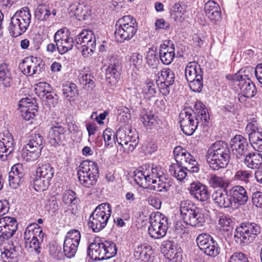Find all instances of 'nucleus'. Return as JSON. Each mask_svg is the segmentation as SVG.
<instances>
[{"label":"nucleus","mask_w":262,"mask_h":262,"mask_svg":"<svg viewBox=\"0 0 262 262\" xmlns=\"http://www.w3.org/2000/svg\"><path fill=\"white\" fill-rule=\"evenodd\" d=\"M37 226V224H34V225H30L29 226L27 227L26 229V230L24 232V239L26 240V241H30L31 236L34 235L33 232H34V230L33 229H36V232H39V235L41 234H42V230L40 229V227H38L36 228L35 227L34 228H33L34 226Z\"/></svg>","instance_id":"56"},{"label":"nucleus","mask_w":262,"mask_h":262,"mask_svg":"<svg viewBox=\"0 0 262 262\" xmlns=\"http://www.w3.org/2000/svg\"><path fill=\"white\" fill-rule=\"evenodd\" d=\"M219 7L218 4L215 3L213 1H209L205 5L204 10L206 12V15L210 14L211 12H213L214 10H216L217 8Z\"/></svg>","instance_id":"64"},{"label":"nucleus","mask_w":262,"mask_h":262,"mask_svg":"<svg viewBox=\"0 0 262 262\" xmlns=\"http://www.w3.org/2000/svg\"><path fill=\"white\" fill-rule=\"evenodd\" d=\"M111 213V206L108 203H102L95 208L89 222V226L94 232H98L105 227Z\"/></svg>","instance_id":"7"},{"label":"nucleus","mask_w":262,"mask_h":262,"mask_svg":"<svg viewBox=\"0 0 262 262\" xmlns=\"http://www.w3.org/2000/svg\"><path fill=\"white\" fill-rule=\"evenodd\" d=\"M112 136L114 137V135L112 129L106 128L104 130L103 137L106 145L108 146L113 143L114 139L112 138Z\"/></svg>","instance_id":"61"},{"label":"nucleus","mask_w":262,"mask_h":262,"mask_svg":"<svg viewBox=\"0 0 262 262\" xmlns=\"http://www.w3.org/2000/svg\"><path fill=\"white\" fill-rule=\"evenodd\" d=\"M138 30L136 20L130 15L120 18L115 25V36L117 41L123 42L131 39Z\"/></svg>","instance_id":"5"},{"label":"nucleus","mask_w":262,"mask_h":262,"mask_svg":"<svg viewBox=\"0 0 262 262\" xmlns=\"http://www.w3.org/2000/svg\"><path fill=\"white\" fill-rule=\"evenodd\" d=\"M231 152L228 144L218 141L208 149L206 158L210 167L213 170L225 168L230 161Z\"/></svg>","instance_id":"2"},{"label":"nucleus","mask_w":262,"mask_h":262,"mask_svg":"<svg viewBox=\"0 0 262 262\" xmlns=\"http://www.w3.org/2000/svg\"><path fill=\"white\" fill-rule=\"evenodd\" d=\"M159 54L153 49H149L147 52L146 60L147 64L152 69H157L160 64Z\"/></svg>","instance_id":"41"},{"label":"nucleus","mask_w":262,"mask_h":262,"mask_svg":"<svg viewBox=\"0 0 262 262\" xmlns=\"http://www.w3.org/2000/svg\"><path fill=\"white\" fill-rule=\"evenodd\" d=\"M244 163L251 169L258 168L262 164V155L250 151L244 158Z\"/></svg>","instance_id":"29"},{"label":"nucleus","mask_w":262,"mask_h":262,"mask_svg":"<svg viewBox=\"0 0 262 262\" xmlns=\"http://www.w3.org/2000/svg\"><path fill=\"white\" fill-rule=\"evenodd\" d=\"M142 170H137L134 172V180L140 187H146L150 184L149 171L142 167Z\"/></svg>","instance_id":"32"},{"label":"nucleus","mask_w":262,"mask_h":262,"mask_svg":"<svg viewBox=\"0 0 262 262\" xmlns=\"http://www.w3.org/2000/svg\"><path fill=\"white\" fill-rule=\"evenodd\" d=\"M88 254L95 260L108 259L117 254L116 245L114 243L108 241L103 243L95 241L89 246Z\"/></svg>","instance_id":"8"},{"label":"nucleus","mask_w":262,"mask_h":262,"mask_svg":"<svg viewBox=\"0 0 262 262\" xmlns=\"http://www.w3.org/2000/svg\"><path fill=\"white\" fill-rule=\"evenodd\" d=\"M43 138L39 134H32L29 142L22 150V157L27 161H33L38 158L43 148Z\"/></svg>","instance_id":"11"},{"label":"nucleus","mask_w":262,"mask_h":262,"mask_svg":"<svg viewBox=\"0 0 262 262\" xmlns=\"http://www.w3.org/2000/svg\"><path fill=\"white\" fill-rule=\"evenodd\" d=\"M35 17L39 21H46L50 18V7L45 5H39L35 12Z\"/></svg>","instance_id":"40"},{"label":"nucleus","mask_w":262,"mask_h":262,"mask_svg":"<svg viewBox=\"0 0 262 262\" xmlns=\"http://www.w3.org/2000/svg\"><path fill=\"white\" fill-rule=\"evenodd\" d=\"M52 125L48 136L49 143L51 145L55 147L61 144H64L66 128L57 122L53 123Z\"/></svg>","instance_id":"22"},{"label":"nucleus","mask_w":262,"mask_h":262,"mask_svg":"<svg viewBox=\"0 0 262 262\" xmlns=\"http://www.w3.org/2000/svg\"><path fill=\"white\" fill-rule=\"evenodd\" d=\"M44 64L42 62L33 56L25 58L19 64V69L24 75L32 76L40 74Z\"/></svg>","instance_id":"18"},{"label":"nucleus","mask_w":262,"mask_h":262,"mask_svg":"<svg viewBox=\"0 0 262 262\" xmlns=\"http://www.w3.org/2000/svg\"><path fill=\"white\" fill-rule=\"evenodd\" d=\"M16 220L10 216L0 218V239L1 241L11 238L17 229Z\"/></svg>","instance_id":"20"},{"label":"nucleus","mask_w":262,"mask_h":262,"mask_svg":"<svg viewBox=\"0 0 262 262\" xmlns=\"http://www.w3.org/2000/svg\"><path fill=\"white\" fill-rule=\"evenodd\" d=\"M81 238V235L79 230L77 229H71L67 234L64 240L70 241L72 243L79 244Z\"/></svg>","instance_id":"53"},{"label":"nucleus","mask_w":262,"mask_h":262,"mask_svg":"<svg viewBox=\"0 0 262 262\" xmlns=\"http://www.w3.org/2000/svg\"><path fill=\"white\" fill-rule=\"evenodd\" d=\"M149 171L150 182L152 184L150 189L158 192H167L171 186V182L164 174L161 167L152 165L145 167Z\"/></svg>","instance_id":"9"},{"label":"nucleus","mask_w":262,"mask_h":262,"mask_svg":"<svg viewBox=\"0 0 262 262\" xmlns=\"http://www.w3.org/2000/svg\"><path fill=\"white\" fill-rule=\"evenodd\" d=\"M78 173L87 174L95 177H99V168L97 164L92 161L84 160L79 167Z\"/></svg>","instance_id":"28"},{"label":"nucleus","mask_w":262,"mask_h":262,"mask_svg":"<svg viewBox=\"0 0 262 262\" xmlns=\"http://www.w3.org/2000/svg\"><path fill=\"white\" fill-rule=\"evenodd\" d=\"M179 206L180 215L184 223L193 227H200L204 225V214L191 201L183 200Z\"/></svg>","instance_id":"3"},{"label":"nucleus","mask_w":262,"mask_h":262,"mask_svg":"<svg viewBox=\"0 0 262 262\" xmlns=\"http://www.w3.org/2000/svg\"><path fill=\"white\" fill-rule=\"evenodd\" d=\"M203 75L201 66L195 62H189L185 68V77L187 81L194 80L198 76Z\"/></svg>","instance_id":"33"},{"label":"nucleus","mask_w":262,"mask_h":262,"mask_svg":"<svg viewBox=\"0 0 262 262\" xmlns=\"http://www.w3.org/2000/svg\"><path fill=\"white\" fill-rule=\"evenodd\" d=\"M218 224L221 230L228 231L232 228L233 221L230 217L225 215H222L219 217Z\"/></svg>","instance_id":"46"},{"label":"nucleus","mask_w":262,"mask_h":262,"mask_svg":"<svg viewBox=\"0 0 262 262\" xmlns=\"http://www.w3.org/2000/svg\"><path fill=\"white\" fill-rule=\"evenodd\" d=\"M232 152L237 159H242L249 154L251 148L247 139L242 135H236L230 141Z\"/></svg>","instance_id":"19"},{"label":"nucleus","mask_w":262,"mask_h":262,"mask_svg":"<svg viewBox=\"0 0 262 262\" xmlns=\"http://www.w3.org/2000/svg\"><path fill=\"white\" fill-rule=\"evenodd\" d=\"M160 59L161 62L166 65L170 64L175 57V48L173 44L166 46L164 44L160 46L159 52Z\"/></svg>","instance_id":"27"},{"label":"nucleus","mask_w":262,"mask_h":262,"mask_svg":"<svg viewBox=\"0 0 262 262\" xmlns=\"http://www.w3.org/2000/svg\"><path fill=\"white\" fill-rule=\"evenodd\" d=\"M79 245L69 241H64L63 253L64 255L69 258L75 256Z\"/></svg>","instance_id":"42"},{"label":"nucleus","mask_w":262,"mask_h":262,"mask_svg":"<svg viewBox=\"0 0 262 262\" xmlns=\"http://www.w3.org/2000/svg\"><path fill=\"white\" fill-rule=\"evenodd\" d=\"M25 246L27 248L33 249L37 253H39L40 252L38 239L35 235H33L31 240L29 242H25Z\"/></svg>","instance_id":"58"},{"label":"nucleus","mask_w":262,"mask_h":262,"mask_svg":"<svg viewBox=\"0 0 262 262\" xmlns=\"http://www.w3.org/2000/svg\"><path fill=\"white\" fill-rule=\"evenodd\" d=\"M152 253L151 247L147 244L138 246L135 249L134 257L135 262H148Z\"/></svg>","instance_id":"26"},{"label":"nucleus","mask_w":262,"mask_h":262,"mask_svg":"<svg viewBox=\"0 0 262 262\" xmlns=\"http://www.w3.org/2000/svg\"><path fill=\"white\" fill-rule=\"evenodd\" d=\"M129 134H132L131 128L128 127H123L119 128L116 135L117 141L119 144L121 146L123 145H127L128 144V140L130 139L128 137Z\"/></svg>","instance_id":"39"},{"label":"nucleus","mask_w":262,"mask_h":262,"mask_svg":"<svg viewBox=\"0 0 262 262\" xmlns=\"http://www.w3.org/2000/svg\"><path fill=\"white\" fill-rule=\"evenodd\" d=\"M229 190L236 207L239 205H243L247 202L249 196L244 187L236 185L232 187Z\"/></svg>","instance_id":"25"},{"label":"nucleus","mask_w":262,"mask_h":262,"mask_svg":"<svg viewBox=\"0 0 262 262\" xmlns=\"http://www.w3.org/2000/svg\"><path fill=\"white\" fill-rule=\"evenodd\" d=\"M24 177L17 176L13 173H9V182L10 186L13 189H16L23 182Z\"/></svg>","instance_id":"55"},{"label":"nucleus","mask_w":262,"mask_h":262,"mask_svg":"<svg viewBox=\"0 0 262 262\" xmlns=\"http://www.w3.org/2000/svg\"><path fill=\"white\" fill-rule=\"evenodd\" d=\"M171 16L176 22L180 21L182 15L184 14V9L179 4H175L172 7Z\"/></svg>","instance_id":"52"},{"label":"nucleus","mask_w":262,"mask_h":262,"mask_svg":"<svg viewBox=\"0 0 262 262\" xmlns=\"http://www.w3.org/2000/svg\"><path fill=\"white\" fill-rule=\"evenodd\" d=\"M228 262H249L246 255L241 252L232 254Z\"/></svg>","instance_id":"59"},{"label":"nucleus","mask_w":262,"mask_h":262,"mask_svg":"<svg viewBox=\"0 0 262 262\" xmlns=\"http://www.w3.org/2000/svg\"><path fill=\"white\" fill-rule=\"evenodd\" d=\"M36 94L42 98L45 97L46 93L52 91L50 85L46 82H40L36 84L35 88Z\"/></svg>","instance_id":"48"},{"label":"nucleus","mask_w":262,"mask_h":262,"mask_svg":"<svg viewBox=\"0 0 262 262\" xmlns=\"http://www.w3.org/2000/svg\"><path fill=\"white\" fill-rule=\"evenodd\" d=\"M149 222L148 232L151 238L160 239L166 235L168 229V220L165 215L159 212L152 213L150 216Z\"/></svg>","instance_id":"10"},{"label":"nucleus","mask_w":262,"mask_h":262,"mask_svg":"<svg viewBox=\"0 0 262 262\" xmlns=\"http://www.w3.org/2000/svg\"><path fill=\"white\" fill-rule=\"evenodd\" d=\"M173 152L176 163L170 165L169 171L178 180L184 179L187 175V171L191 173L199 172L198 162L185 149L178 146L174 148Z\"/></svg>","instance_id":"1"},{"label":"nucleus","mask_w":262,"mask_h":262,"mask_svg":"<svg viewBox=\"0 0 262 262\" xmlns=\"http://www.w3.org/2000/svg\"><path fill=\"white\" fill-rule=\"evenodd\" d=\"M157 75L158 80L157 81L161 83L162 85H171L174 81V74L169 68L162 69Z\"/></svg>","instance_id":"30"},{"label":"nucleus","mask_w":262,"mask_h":262,"mask_svg":"<svg viewBox=\"0 0 262 262\" xmlns=\"http://www.w3.org/2000/svg\"><path fill=\"white\" fill-rule=\"evenodd\" d=\"M79 80L81 84L88 87V90H93L95 87V82L91 79V75L90 74H85L81 75L79 77Z\"/></svg>","instance_id":"51"},{"label":"nucleus","mask_w":262,"mask_h":262,"mask_svg":"<svg viewBox=\"0 0 262 262\" xmlns=\"http://www.w3.org/2000/svg\"><path fill=\"white\" fill-rule=\"evenodd\" d=\"M18 105L21 110L26 108L30 110H37L38 107L36 101L33 99L28 97L21 99Z\"/></svg>","instance_id":"45"},{"label":"nucleus","mask_w":262,"mask_h":262,"mask_svg":"<svg viewBox=\"0 0 262 262\" xmlns=\"http://www.w3.org/2000/svg\"><path fill=\"white\" fill-rule=\"evenodd\" d=\"M196 242L200 250L207 255L214 257L220 253V247L217 243L208 234H199Z\"/></svg>","instance_id":"14"},{"label":"nucleus","mask_w":262,"mask_h":262,"mask_svg":"<svg viewBox=\"0 0 262 262\" xmlns=\"http://www.w3.org/2000/svg\"><path fill=\"white\" fill-rule=\"evenodd\" d=\"M0 82L5 87H10L12 83L11 69L7 63L0 66Z\"/></svg>","instance_id":"31"},{"label":"nucleus","mask_w":262,"mask_h":262,"mask_svg":"<svg viewBox=\"0 0 262 262\" xmlns=\"http://www.w3.org/2000/svg\"><path fill=\"white\" fill-rule=\"evenodd\" d=\"M194 108L196 112L193 114H196L197 117L200 118L202 122L201 125L207 126L209 124V116L208 111L206 108L205 105L200 101H197L194 105Z\"/></svg>","instance_id":"34"},{"label":"nucleus","mask_w":262,"mask_h":262,"mask_svg":"<svg viewBox=\"0 0 262 262\" xmlns=\"http://www.w3.org/2000/svg\"><path fill=\"white\" fill-rule=\"evenodd\" d=\"M31 15L27 7L17 11L11 18L9 30L14 37L19 36L26 32L31 23Z\"/></svg>","instance_id":"6"},{"label":"nucleus","mask_w":262,"mask_h":262,"mask_svg":"<svg viewBox=\"0 0 262 262\" xmlns=\"http://www.w3.org/2000/svg\"><path fill=\"white\" fill-rule=\"evenodd\" d=\"M62 201L66 204H76L78 202L76 193L71 190L64 191L62 195Z\"/></svg>","instance_id":"49"},{"label":"nucleus","mask_w":262,"mask_h":262,"mask_svg":"<svg viewBox=\"0 0 262 262\" xmlns=\"http://www.w3.org/2000/svg\"><path fill=\"white\" fill-rule=\"evenodd\" d=\"M189 83L190 89L193 92H200L203 88V75L198 76V77L194 78V80L187 81Z\"/></svg>","instance_id":"47"},{"label":"nucleus","mask_w":262,"mask_h":262,"mask_svg":"<svg viewBox=\"0 0 262 262\" xmlns=\"http://www.w3.org/2000/svg\"><path fill=\"white\" fill-rule=\"evenodd\" d=\"M246 130L249 136L250 133H253L254 132H260L259 129L258 128V124L257 122V121L253 118L252 121L249 123L246 127Z\"/></svg>","instance_id":"63"},{"label":"nucleus","mask_w":262,"mask_h":262,"mask_svg":"<svg viewBox=\"0 0 262 262\" xmlns=\"http://www.w3.org/2000/svg\"><path fill=\"white\" fill-rule=\"evenodd\" d=\"M141 121L145 126L151 127L156 122L155 115L150 112H147L140 118Z\"/></svg>","instance_id":"50"},{"label":"nucleus","mask_w":262,"mask_h":262,"mask_svg":"<svg viewBox=\"0 0 262 262\" xmlns=\"http://www.w3.org/2000/svg\"><path fill=\"white\" fill-rule=\"evenodd\" d=\"M176 245L174 242L171 241H164L161 245V251L168 259L173 258L176 254Z\"/></svg>","instance_id":"37"},{"label":"nucleus","mask_w":262,"mask_h":262,"mask_svg":"<svg viewBox=\"0 0 262 262\" xmlns=\"http://www.w3.org/2000/svg\"><path fill=\"white\" fill-rule=\"evenodd\" d=\"M252 201L257 207L262 208V192L256 191L252 193Z\"/></svg>","instance_id":"62"},{"label":"nucleus","mask_w":262,"mask_h":262,"mask_svg":"<svg viewBox=\"0 0 262 262\" xmlns=\"http://www.w3.org/2000/svg\"><path fill=\"white\" fill-rule=\"evenodd\" d=\"M251 177L252 173L251 172L247 170H239L235 173L234 179L248 183Z\"/></svg>","instance_id":"54"},{"label":"nucleus","mask_w":262,"mask_h":262,"mask_svg":"<svg viewBox=\"0 0 262 262\" xmlns=\"http://www.w3.org/2000/svg\"><path fill=\"white\" fill-rule=\"evenodd\" d=\"M129 61L135 68L138 69L142 67L143 56L138 53H134L131 56Z\"/></svg>","instance_id":"57"},{"label":"nucleus","mask_w":262,"mask_h":262,"mask_svg":"<svg viewBox=\"0 0 262 262\" xmlns=\"http://www.w3.org/2000/svg\"><path fill=\"white\" fill-rule=\"evenodd\" d=\"M55 42L58 45V52L60 54H64L71 50L76 43L66 28L58 30L54 35Z\"/></svg>","instance_id":"15"},{"label":"nucleus","mask_w":262,"mask_h":262,"mask_svg":"<svg viewBox=\"0 0 262 262\" xmlns=\"http://www.w3.org/2000/svg\"><path fill=\"white\" fill-rule=\"evenodd\" d=\"M14 144L13 138L8 130L0 134V158L2 161L6 160L13 152Z\"/></svg>","instance_id":"21"},{"label":"nucleus","mask_w":262,"mask_h":262,"mask_svg":"<svg viewBox=\"0 0 262 262\" xmlns=\"http://www.w3.org/2000/svg\"><path fill=\"white\" fill-rule=\"evenodd\" d=\"M179 118L181 130L187 136L192 135L198 126L204 127V125H201L200 118L197 117L196 114L184 111L180 114Z\"/></svg>","instance_id":"13"},{"label":"nucleus","mask_w":262,"mask_h":262,"mask_svg":"<svg viewBox=\"0 0 262 262\" xmlns=\"http://www.w3.org/2000/svg\"><path fill=\"white\" fill-rule=\"evenodd\" d=\"M62 94L66 97L72 98L78 94L77 85L71 82L67 81L62 84Z\"/></svg>","instance_id":"43"},{"label":"nucleus","mask_w":262,"mask_h":262,"mask_svg":"<svg viewBox=\"0 0 262 262\" xmlns=\"http://www.w3.org/2000/svg\"><path fill=\"white\" fill-rule=\"evenodd\" d=\"M36 172V174L42 178H46L51 181L54 175V169L49 163H39Z\"/></svg>","instance_id":"35"},{"label":"nucleus","mask_w":262,"mask_h":262,"mask_svg":"<svg viewBox=\"0 0 262 262\" xmlns=\"http://www.w3.org/2000/svg\"><path fill=\"white\" fill-rule=\"evenodd\" d=\"M95 36L91 30H83L76 37L75 46L84 57H88L96 48Z\"/></svg>","instance_id":"12"},{"label":"nucleus","mask_w":262,"mask_h":262,"mask_svg":"<svg viewBox=\"0 0 262 262\" xmlns=\"http://www.w3.org/2000/svg\"><path fill=\"white\" fill-rule=\"evenodd\" d=\"M143 92L150 97H152L156 94V85L152 82L149 81L144 84Z\"/></svg>","instance_id":"60"},{"label":"nucleus","mask_w":262,"mask_h":262,"mask_svg":"<svg viewBox=\"0 0 262 262\" xmlns=\"http://www.w3.org/2000/svg\"><path fill=\"white\" fill-rule=\"evenodd\" d=\"M34 190L36 191H44L46 190L51 184V181L42 178L40 176L36 174L31 182Z\"/></svg>","instance_id":"38"},{"label":"nucleus","mask_w":262,"mask_h":262,"mask_svg":"<svg viewBox=\"0 0 262 262\" xmlns=\"http://www.w3.org/2000/svg\"><path fill=\"white\" fill-rule=\"evenodd\" d=\"M78 180L82 186L89 189H93L96 185L99 177L78 173Z\"/></svg>","instance_id":"36"},{"label":"nucleus","mask_w":262,"mask_h":262,"mask_svg":"<svg viewBox=\"0 0 262 262\" xmlns=\"http://www.w3.org/2000/svg\"><path fill=\"white\" fill-rule=\"evenodd\" d=\"M122 64L120 59L112 57L106 69V82L111 86H115L121 78Z\"/></svg>","instance_id":"16"},{"label":"nucleus","mask_w":262,"mask_h":262,"mask_svg":"<svg viewBox=\"0 0 262 262\" xmlns=\"http://www.w3.org/2000/svg\"><path fill=\"white\" fill-rule=\"evenodd\" d=\"M260 232L261 227L258 224L245 222L236 227L234 233V238L236 244L245 246L252 243Z\"/></svg>","instance_id":"4"},{"label":"nucleus","mask_w":262,"mask_h":262,"mask_svg":"<svg viewBox=\"0 0 262 262\" xmlns=\"http://www.w3.org/2000/svg\"><path fill=\"white\" fill-rule=\"evenodd\" d=\"M212 198L214 203L220 208H236L229 189L215 190L212 194Z\"/></svg>","instance_id":"17"},{"label":"nucleus","mask_w":262,"mask_h":262,"mask_svg":"<svg viewBox=\"0 0 262 262\" xmlns=\"http://www.w3.org/2000/svg\"><path fill=\"white\" fill-rule=\"evenodd\" d=\"M232 80L238 82V85L245 97L251 98L256 94V89L254 84L246 76L235 74Z\"/></svg>","instance_id":"23"},{"label":"nucleus","mask_w":262,"mask_h":262,"mask_svg":"<svg viewBox=\"0 0 262 262\" xmlns=\"http://www.w3.org/2000/svg\"><path fill=\"white\" fill-rule=\"evenodd\" d=\"M209 184L210 187L216 188H222L223 189L226 188V183L223 177L217 176L215 174H212L209 179Z\"/></svg>","instance_id":"44"},{"label":"nucleus","mask_w":262,"mask_h":262,"mask_svg":"<svg viewBox=\"0 0 262 262\" xmlns=\"http://www.w3.org/2000/svg\"><path fill=\"white\" fill-rule=\"evenodd\" d=\"M190 195L196 201L204 202L210 198L208 187L200 182H193L188 188Z\"/></svg>","instance_id":"24"}]
</instances>
